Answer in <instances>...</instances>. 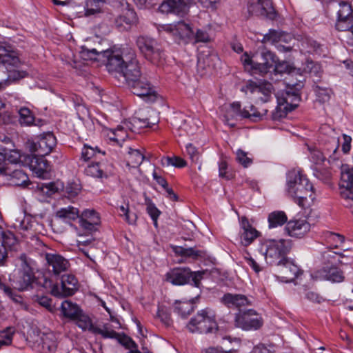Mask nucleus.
<instances>
[{"label":"nucleus","instance_id":"obj_2","mask_svg":"<svg viewBox=\"0 0 353 353\" xmlns=\"http://www.w3.org/2000/svg\"><path fill=\"white\" fill-rule=\"evenodd\" d=\"M21 62L16 49L9 43L0 41V70L7 72L9 79L18 80L25 77L26 73L14 69Z\"/></svg>","mask_w":353,"mask_h":353},{"label":"nucleus","instance_id":"obj_42","mask_svg":"<svg viewBox=\"0 0 353 353\" xmlns=\"http://www.w3.org/2000/svg\"><path fill=\"white\" fill-rule=\"evenodd\" d=\"M41 346L42 353L54 352L57 347L55 336L52 333L43 334L41 338Z\"/></svg>","mask_w":353,"mask_h":353},{"label":"nucleus","instance_id":"obj_60","mask_svg":"<svg viewBox=\"0 0 353 353\" xmlns=\"http://www.w3.org/2000/svg\"><path fill=\"white\" fill-rule=\"evenodd\" d=\"M13 333L11 327L0 332V348L2 345H8L12 343Z\"/></svg>","mask_w":353,"mask_h":353},{"label":"nucleus","instance_id":"obj_8","mask_svg":"<svg viewBox=\"0 0 353 353\" xmlns=\"http://www.w3.org/2000/svg\"><path fill=\"white\" fill-rule=\"evenodd\" d=\"M203 272H192L190 268H174L166 273L168 282L174 285H183L192 281L194 286L199 288Z\"/></svg>","mask_w":353,"mask_h":353},{"label":"nucleus","instance_id":"obj_4","mask_svg":"<svg viewBox=\"0 0 353 353\" xmlns=\"http://www.w3.org/2000/svg\"><path fill=\"white\" fill-rule=\"evenodd\" d=\"M191 333L208 334H215L219 330L214 312L210 308L199 310L186 325Z\"/></svg>","mask_w":353,"mask_h":353},{"label":"nucleus","instance_id":"obj_44","mask_svg":"<svg viewBox=\"0 0 353 353\" xmlns=\"http://www.w3.org/2000/svg\"><path fill=\"white\" fill-rule=\"evenodd\" d=\"M137 21V14L134 10L129 8V5L127 3L126 7L123 9V12L117 19V23L119 26H122L123 23L127 25H132L136 23Z\"/></svg>","mask_w":353,"mask_h":353},{"label":"nucleus","instance_id":"obj_51","mask_svg":"<svg viewBox=\"0 0 353 353\" xmlns=\"http://www.w3.org/2000/svg\"><path fill=\"white\" fill-rule=\"evenodd\" d=\"M301 46L304 50L308 53H317L321 52V46L315 40L311 38H305L301 43Z\"/></svg>","mask_w":353,"mask_h":353},{"label":"nucleus","instance_id":"obj_22","mask_svg":"<svg viewBox=\"0 0 353 353\" xmlns=\"http://www.w3.org/2000/svg\"><path fill=\"white\" fill-rule=\"evenodd\" d=\"M338 11V19L336 23V28L339 31H350L353 30V10L350 4L347 2H341Z\"/></svg>","mask_w":353,"mask_h":353},{"label":"nucleus","instance_id":"obj_62","mask_svg":"<svg viewBox=\"0 0 353 353\" xmlns=\"http://www.w3.org/2000/svg\"><path fill=\"white\" fill-rule=\"evenodd\" d=\"M147 212L150 216L154 222V225L157 226V219L161 214L160 210L151 201L147 203Z\"/></svg>","mask_w":353,"mask_h":353},{"label":"nucleus","instance_id":"obj_25","mask_svg":"<svg viewBox=\"0 0 353 353\" xmlns=\"http://www.w3.org/2000/svg\"><path fill=\"white\" fill-rule=\"evenodd\" d=\"M285 230L292 237L301 238L310 230V224L305 219L290 220L287 223Z\"/></svg>","mask_w":353,"mask_h":353},{"label":"nucleus","instance_id":"obj_54","mask_svg":"<svg viewBox=\"0 0 353 353\" xmlns=\"http://www.w3.org/2000/svg\"><path fill=\"white\" fill-rule=\"evenodd\" d=\"M157 316L165 327H170L172 325L173 321L170 316V312L165 306L158 307Z\"/></svg>","mask_w":353,"mask_h":353},{"label":"nucleus","instance_id":"obj_52","mask_svg":"<svg viewBox=\"0 0 353 353\" xmlns=\"http://www.w3.org/2000/svg\"><path fill=\"white\" fill-rule=\"evenodd\" d=\"M19 122L21 125H31L34 123V117L31 110L26 107L19 110Z\"/></svg>","mask_w":353,"mask_h":353},{"label":"nucleus","instance_id":"obj_28","mask_svg":"<svg viewBox=\"0 0 353 353\" xmlns=\"http://www.w3.org/2000/svg\"><path fill=\"white\" fill-rule=\"evenodd\" d=\"M102 336L105 339H117L119 343L128 349L137 348V345L131 338L125 334H119L116 332L113 329L112 325L110 323H105V330H103Z\"/></svg>","mask_w":353,"mask_h":353},{"label":"nucleus","instance_id":"obj_16","mask_svg":"<svg viewBox=\"0 0 353 353\" xmlns=\"http://www.w3.org/2000/svg\"><path fill=\"white\" fill-rule=\"evenodd\" d=\"M131 92L148 103H153L157 99V92L149 81L143 75L128 85Z\"/></svg>","mask_w":353,"mask_h":353},{"label":"nucleus","instance_id":"obj_38","mask_svg":"<svg viewBox=\"0 0 353 353\" xmlns=\"http://www.w3.org/2000/svg\"><path fill=\"white\" fill-rule=\"evenodd\" d=\"M339 147V137H332L325 141L323 151L328 156L329 161H336L339 159L337 155L338 148Z\"/></svg>","mask_w":353,"mask_h":353},{"label":"nucleus","instance_id":"obj_46","mask_svg":"<svg viewBox=\"0 0 353 353\" xmlns=\"http://www.w3.org/2000/svg\"><path fill=\"white\" fill-rule=\"evenodd\" d=\"M144 159L145 156L139 150L129 148L127 165L132 168H138Z\"/></svg>","mask_w":353,"mask_h":353},{"label":"nucleus","instance_id":"obj_12","mask_svg":"<svg viewBox=\"0 0 353 353\" xmlns=\"http://www.w3.org/2000/svg\"><path fill=\"white\" fill-rule=\"evenodd\" d=\"M235 325L243 330H257L263 325L262 316L254 310L248 309L235 314Z\"/></svg>","mask_w":353,"mask_h":353},{"label":"nucleus","instance_id":"obj_41","mask_svg":"<svg viewBox=\"0 0 353 353\" xmlns=\"http://www.w3.org/2000/svg\"><path fill=\"white\" fill-rule=\"evenodd\" d=\"M109 0H85V16L90 17L96 15L103 12V6Z\"/></svg>","mask_w":353,"mask_h":353},{"label":"nucleus","instance_id":"obj_11","mask_svg":"<svg viewBox=\"0 0 353 353\" xmlns=\"http://www.w3.org/2000/svg\"><path fill=\"white\" fill-rule=\"evenodd\" d=\"M339 189L340 195L344 200V205L350 208L353 214V168L348 165H341Z\"/></svg>","mask_w":353,"mask_h":353},{"label":"nucleus","instance_id":"obj_61","mask_svg":"<svg viewBox=\"0 0 353 353\" xmlns=\"http://www.w3.org/2000/svg\"><path fill=\"white\" fill-rule=\"evenodd\" d=\"M97 153H100V151L97 148H93L87 145H84L82 151L81 159L84 161H88L92 157H94Z\"/></svg>","mask_w":353,"mask_h":353},{"label":"nucleus","instance_id":"obj_6","mask_svg":"<svg viewBox=\"0 0 353 353\" xmlns=\"http://www.w3.org/2000/svg\"><path fill=\"white\" fill-rule=\"evenodd\" d=\"M288 90L285 91L282 98H279V107L276 112L273 113V119L284 117L288 112L294 110L301 101L300 90L303 87V83L299 80L297 83L288 82Z\"/></svg>","mask_w":353,"mask_h":353},{"label":"nucleus","instance_id":"obj_39","mask_svg":"<svg viewBox=\"0 0 353 353\" xmlns=\"http://www.w3.org/2000/svg\"><path fill=\"white\" fill-rule=\"evenodd\" d=\"M110 172V170L105 168V164L101 163H92L85 169L88 176L100 179L107 178Z\"/></svg>","mask_w":353,"mask_h":353},{"label":"nucleus","instance_id":"obj_31","mask_svg":"<svg viewBox=\"0 0 353 353\" xmlns=\"http://www.w3.org/2000/svg\"><path fill=\"white\" fill-rule=\"evenodd\" d=\"M291 39L292 37L288 33L271 29L269 30L268 33L263 36L261 42L263 43H269L271 44H275L280 42L288 43L291 40Z\"/></svg>","mask_w":353,"mask_h":353},{"label":"nucleus","instance_id":"obj_24","mask_svg":"<svg viewBox=\"0 0 353 353\" xmlns=\"http://www.w3.org/2000/svg\"><path fill=\"white\" fill-rule=\"evenodd\" d=\"M222 303L229 308H236L239 312L244 311L243 307L252 305V301L245 295L227 293L221 298Z\"/></svg>","mask_w":353,"mask_h":353},{"label":"nucleus","instance_id":"obj_5","mask_svg":"<svg viewBox=\"0 0 353 353\" xmlns=\"http://www.w3.org/2000/svg\"><path fill=\"white\" fill-rule=\"evenodd\" d=\"M276 56L271 51L263 48L260 52V57L256 54L254 59L247 53H244L241 61L245 70L254 74L264 75L270 72L276 63Z\"/></svg>","mask_w":353,"mask_h":353},{"label":"nucleus","instance_id":"obj_23","mask_svg":"<svg viewBox=\"0 0 353 353\" xmlns=\"http://www.w3.org/2000/svg\"><path fill=\"white\" fill-rule=\"evenodd\" d=\"M17 240L11 232H3L0 227V266L4 265L9 252L16 249Z\"/></svg>","mask_w":353,"mask_h":353},{"label":"nucleus","instance_id":"obj_20","mask_svg":"<svg viewBox=\"0 0 353 353\" xmlns=\"http://www.w3.org/2000/svg\"><path fill=\"white\" fill-rule=\"evenodd\" d=\"M126 63L122 68L121 74L125 80L128 85L134 82L142 76L140 64L133 51L128 52V57H126Z\"/></svg>","mask_w":353,"mask_h":353},{"label":"nucleus","instance_id":"obj_55","mask_svg":"<svg viewBox=\"0 0 353 353\" xmlns=\"http://www.w3.org/2000/svg\"><path fill=\"white\" fill-rule=\"evenodd\" d=\"M325 237L327 243L333 248H338L345 241L344 236L332 232H326Z\"/></svg>","mask_w":353,"mask_h":353},{"label":"nucleus","instance_id":"obj_19","mask_svg":"<svg viewBox=\"0 0 353 353\" xmlns=\"http://www.w3.org/2000/svg\"><path fill=\"white\" fill-rule=\"evenodd\" d=\"M247 9L248 17L264 16L272 20L276 17V12L269 0H248Z\"/></svg>","mask_w":353,"mask_h":353},{"label":"nucleus","instance_id":"obj_40","mask_svg":"<svg viewBox=\"0 0 353 353\" xmlns=\"http://www.w3.org/2000/svg\"><path fill=\"white\" fill-rule=\"evenodd\" d=\"M44 157L38 156L37 154L34 153V155L30 160V166L32 171L38 176H42L48 171V163L44 159Z\"/></svg>","mask_w":353,"mask_h":353},{"label":"nucleus","instance_id":"obj_21","mask_svg":"<svg viewBox=\"0 0 353 353\" xmlns=\"http://www.w3.org/2000/svg\"><path fill=\"white\" fill-rule=\"evenodd\" d=\"M194 3V0H166L161 3L159 10L163 14L173 13L184 17Z\"/></svg>","mask_w":353,"mask_h":353},{"label":"nucleus","instance_id":"obj_1","mask_svg":"<svg viewBox=\"0 0 353 353\" xmlns=\"http://www.w3.org/2000/svg\"><path fill=\"white\" fill-rule=\"evenodd\" d=\"M287 191L301 208L310 205L314 199V187L301 171L292 170L287 175Z\"/></svg>","mask_w":353,"mask_h":353},{"label":"nucleus","instance_id":"obj_14","mask_svg":"<svg viewBox=\"0 0 353 353\" xmlns=\"http://www.w3.org/2000/svg\"><path fill=\"white\" fill-rule=\"evenodd\" d=\"M128 49L114 48L101 51V57L106 59V68L109 72L120 73L125 65Z\"/></svg>","mask_w":353,"mask_h":353},{"label":"nucleus","instance_id":"obj_30","mask_svg":"<svg viewBox=\"0 0 353 353\" xmlns=\"http://www.w3.org/2000/svg\"><path fill=\"white\" fill-rule=\"evenodd\" d=\"M74 319L76 320L77 325L82 330H88L93 334L103 335V330H105V324L103 325L102 327L94 325L90 317L82 314V312Z\"/></svg>","mask_w":353,"mask_h":353},{"label":"nucleus","instance_id":"obj_43","mask_svg":"<svg viewBox=\"0 0 353 353\" xmlns=\"http://www.w3.org/2000/svg\"><path fill=\"white\" fill-rule=\"evenodd\" d=\"M79 210L73 206L61 208L56 212V216L65 221H74L79 217Z\"/></svg>","mask_w":353,"mask_h":353},{"label":"nucleus","instance_id":"obj_3","mask_svg":"<svg viewBox=\"0 0 353 353\" xmlns=\"http://www.w3.org/2000/svg\"><path fill=\"white\" fill-rule=\"evenodd\" d=\"M292 247L290 239L268 240L262 243L260 252L265 256L267 263L281 265Z\"/></svg>","mask_w":353,"mask_h":353},{"label":"nucleus","instance_id":"obj_26","mask_svg":"<svg viewBox=\"0 0 353 353\" xmlns=\"http://www.w3.org/2000/svg\"><path fill=\"white\" fill-rule=\"evenodd\" d=\"M314 276L316 279L327 280L333 283L342 282L345 279L343 272L333 265L323 267L314 272Z\"/></svg>","mask_w":353,"mask_h":353},{"label":"nucleus","instance_id":"obj_63","mask_svg":"<svg viewBox=\"0 0 353 353\" xmlns=\"http://www.w3.org/2000/svg\"><path fill=\"white\" fill-rule=\"evenodd\" d=\"M165 162L163 163V164H166L167 165H173L176 168H184L187 165L186 161L179 157H168L165 158Z\"/></svg>","mask_w":353,"mask_h":353},{"label":"nucleus","instance_id":"obj_37","mask_svg":"<svg viewBox=\"0 0 353 353\" xmlns=\"http://www.w3.org/2000/svg\"><path fill=\"white\" fill-rule=\"evenodd\" d=\"M173 250L177 255L191 258L194 260L203 259L206 256L205 251L196 250L194 248H186L182 246H175Z\"/></svg>","mask_w":353,"mask_h":353},{"label":"nucleus","instance_id":"obj_36","mask_svg":"<svg viewBox=\"0 0 353 353\" xmlns=\"http://www.w3.org/2000/svg\"><path fill=\"white\" fill-rule=\"evenodd\" d=\"M9 183L13 186L26 188L31 184L28 175L21 170H15L8 174Z\"/></svg>","mask_w":353,"mask_h":353},{"label":"nucleus","instance_id":"obj_57","mask_svg":"<svg viewBox=\"0 0 353 353\" xmlns=\"http://www.w3.org/2000/svg\"><path fill=\"white\" fill-rule=\"evenodd\" d=\"M79 219L92 221L94 223H100L99 214L94 210H85L81 214L79 213Z\"/></svg>","mask_w":353,"mask_h":353},{"label":"nucleus","instance_id":"obj_13","mask_svg":"<svg viewBox=\"0 0 353 353\" xmlns=\"http://www.w3.org/2000/svg\"><path fill=\"white\" fill-rule=\"evenodd\" d=\"M46 260V267L47 272L56 279L67 272L70 268L69 261L58 253L44 252L43 254Z\"/></svg>","mask_w":353,"mask_h":353},{"label":"nucleus","instance_id":"obj_32","mask_svg":"<svg viewBox=\"0 0 353 353\" xmlns=\"http://www.w3.org/2000/svg\"><path fill=\"white\" fill-rule=\"evenodd\" d=\"M6 278L0 275V290H2L14 303L18 305L21 309L27 310L28 305L23 302V299L21 295L16 294L12 288L5 283Z\"/></svg>","mask_w":353,"mask_h":353},{"label":"nucleus","instance_id":"obj_9","mask_svg":"<svg viewBox=\"0 0 353 353\" xmlns=\"http://www.w3.org/2000/svg\"><path fill=\"white\" fill-rule=\"evenodd\" d=\"M268 112L267 109H263L261 112L256 110L252 105L245 106L243 109L240 102H234L230 105V109L225 115V123L230 127H234L235 124L230 123L229 117H238L250 119L253 121L261 120Z\"/></svg>","mask_w":353,"mask_h":353},{"label":"nucleus","instance_id":"obj_45","mask_svg":"<svg viewBox=\"0 0 353 353\" xmlns=\"http://www.w3.org/2000/svg\"><path fill=\"white\" fill-rule=\"evenodd\" d=\"M288 222V217L283 211H274L271 212L268 216L270 228L281 226Z\"/></svg>","mask_w":353,"mask_h":353},{"label":"nucleus","instance_id":"obj_56","mask_svg":"<svg viewBox=\"0 0 353 353\" xmlns=\"http://www.w3.org/2000/svg\"><path fill=\"white\" fill-rule=\"evenodd\" d=\"M119 211L120 216H124L125 220L129 224H134L136 222L137 216L134 212L130 210L128 204L121 205L119 207Z\"/></svg>","mask_w":353,"mask_h":353},{"label":"nucleus","instance_id":"obj_48","mask_svg":"<svg viewBox=\"0 0 353 353\" xmlns=\"http://www.w3.org/2000/svg\"><path fill=\"white\" fill-rule=\"evenodd\" d=\"M272 90L273 86L270 82L261 79L258 80L256 94H262L264 96V98H261L263 102L268 101L269 97L271 96Z\"/></svg>","mask_w":353,"mask_h":353},{"label":"nucleus","instance_id":"obj_34","mask_svg":"<svg viewBox=\"0 0 353 353\" xmlns=\"http://www.w3.org/2000/svg\"><path fill=\"white\" fill-rule=\"evenodd\" d=\"M201 123V121L198 119L188 117L183 120L179 127V130L181 132L179 135H192L195 134L199 129Z\"/></svg>","mask_w":353,"mask_h":353},{"label":"nucleus","instance_id":"obj_7","mask_svg":"<svg viewBox=\"0 0 353 353\" xmlns=\"http://www.w3.org/2000/svg\"><path fill=\"white\" fill-rule=\"evenodd\" d=\"M137 46L143 57L153 64H159L164 59L163 50L152 38L140 36L137 39Z\"/></svg>","mask_w":353,"mask_h":353},{"label":"nucleus","instance_id":"obj_49","mask_svg":"<svg viewBox=\"0 0 353 353\" xmlns=\"http://www.w3.org/2000/svg\"><path fill=\"white\" fill-rule=\"evenodd\" d=\"M174 310L181 318L185 319L193 312V303L190 302H176Z\"/></svg>","mask_w":353,"mask_h":353},{"label":"nucleus","instance_id":"obj_58","mask_svg":"<svg viewBox=\"0 0 353 353\" xmlns=\"http://www.w3.org/2000/svg\"><path fill=\"white\" fill-rule=\"evenodd\" d=\"M77 245L79 250L85 256L91 259L88 254L90 250L94 249V239H88L84 241L78 240Z\"/></svg>","mask_w":353,"mask_h":353},{"label":"nucleus","instance_id":"obj_33","mask_svg":"<svg viewBox=\"0 0 353 353\" xmlns=\"http://www.w3.org/2000/svg\"><path fill=\"white\" fill-rule=\"evenodd\" d=\"M149 117H145L141 112L136 113V115L132 119V124L139 128H152L153 125L158 123V119L156 118H151L150 113H154L153 111L149 110H145Z\"/></svg>","mask_w":353,"mask_h":353},{"label":"nucleus","instance_id":"obj_35","mask_svg":"<svg viewBox=\"0 0 353 353\" xmlns=\"http://www.w3.org/2000/svg\"><path fill=\"white\" fill-rule=\"evenodd\" d=\"M347 254L343 252H327L324 253V258L332 262H338L341 265H347L353 261V252L352 250H346Z\"/></svg>","mask_w":353,"mask_h":353},{"label":"nucleus","instance_id":"obj_10","mask_svg":"<svg viewBox=\"0 0 353 353\" xmlns=\"http://www.w3.org/2000/svg\"><path fill=\"white\" fill-rule=\"evenodd\" d=\"M159 30L170 34L179 43H188L193 41L194 37L192 28L184 21H179L175 23L160 25Z\"/></svg>","mask_w":353,"mask_h":353},{"label":"nucleus","instance_id":"obj_17","mask_svg":"<svg viewBox=\"0 0 353 353\" xmlns=\"http://www.w3.org/2000/svg\"><path fill=\"white\" fill-rule=\"evenodd\" d=\"M57 145V139L52 132H46L37 137L30 144V150L38 156L49 154Z\"/></svg>","mask_w":353,"mask_h":353},{"label":"nucleus","instance_id":"obj_59","mask_svg":"<svg viewBox=\"0 0 353 353\" xmlns=\"http://www.w3.org/2000/svg\"><path fill=\"white\" fill-rule=\"evenodd\" d=\"M272 70L275 74L292 73V68L290 64L286 61L279 62L277 57L276 58V63Z\"/></svg>","mask_w":353,"mask_h":353},{"label":"nucleus","instance_id":"obj_50","mask_svg":"<svg viewBox=\"0 0 353 353\" xmlns=\"http://www.w3.org/2000/svg\"><path fill=\"white\" fill-rule=\"evenodd\" d=\"M312 170L314 176L323 182H328L332 177L330 170L327 168H323L321 165H314Z\"/></svg>","mask_w":353,"mask_h":353},{"label":"nucleus","instance_id":"obj_53","mask_svg":"<svg viewBox=\"0 0 353 353\" xmlns=\"http://www.w3.org/2000/svg\"><path fill=\"white\" fill-rule=\"evenodd\" d=\"M201 152L192 143H188L185 146V155L190 159L192 163L199 164Z\"/></svg>","mask_w":353,"mask_h":353},{"label":"nucleus","instance_id":"obj_47","mask_svg":"<svg viewBox=\"0 0 353 353\" xmlns=\"http://www.w3.org/2000/svg\"><path fill=\"white\" fill-rule=\"evenodd\" d=\"M61 310L64 316L71 319L78 316V314L81 312L77 304H74L69 301H65L62 303Z\"/></svg>","mask_w":353,"mask_h":353},{"label":"nucleus","instance_id":"obj_64","mask_svg":"<svg viewBox=\"0 0 353 353\" xmlns=\"http://www.w3.org/2000/svg\"><path fill=\"white\" fill-rule=\"evenodd\" d=\"M326 156L324 151L314 150L311 152L310 159L314 163V165H320L325 160Z\"/></svg>","mask_w":353,"mask_h":353},{"label":"nucleus","instance_id":"obj_29","mask_svg":"<svg viewBox=\"0 0 353 353\" xmlns=\"http://www.w3.org/2000/svg\"><path fill=\"white\" fill-rule=\"evenodd\" d=\"M241 226L243 229L241 243L243 246L247 247L259 236V232L250 224L246 217L241 219Z\"/></svg>","mask_w":353,"mask_h":353},{"label":"nucleus","instance_id":"obj_15","mask_svg":"<svg viewBox=\"0 0 353 353\" xmlns=\"http://www.w3.org/2000/svg\"><path fill=\"white\" fill-rule=\"evenodd\" d=\"M19 260L21 261V268L16 281V288L20 291H24L32 288V283L35 281V275L25 254H21Z\"/></svg>","mask_w":353,"mask_h":353},{"label":"nucleus","instance_id":"obj_18","mask_svg":"<svg viewBox=\"0 0 353 353\" xmlns=\"http://www.w3.org/2000/svg\"><path fill=\"white\" fill-rule=\"evenodd\" d=\"M59 278L61 285H54L52 288V294L58 297L73 295L78 290V281L74 275L65 272Z\"/></svg>","mask_w":353,"mask_h":353},{"label":"nucleus","instance_id":"obj_27","mask_svg":"<svg viewBox=\"0 0 353 353\" xmlns=\"http://www.w3.org/2000/svg\"><path fill=\"white\" fill-rule=\"evenodd\" d=\"M279 265L281 267V278L283 281L286 283L294 281L302 273L300 268L288 258L285 259L281 265Z\"/></svg>","mask_w":353,"mask_h":353}]
</instances>
